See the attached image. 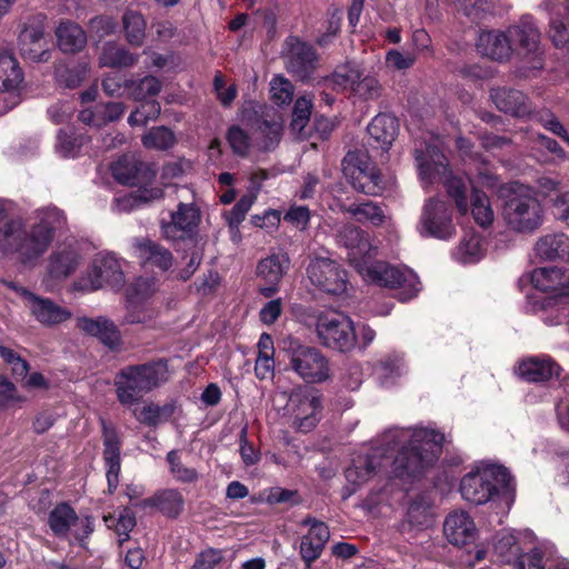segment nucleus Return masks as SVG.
<instances>
[{"mask_svg": "<svg viewBox=\"0 0 569 569\" xmlns=\"http://www.w3.org/2000/svg\"><path fill=\"white\" fill-rule=\"evenodd\" d=\"M283 121L280 116H274L271 120H263L259 126V133L262 141L260 146L264 150H270L277 146L281 139Z\"/></svg>", "mask_w": 569, "mask_h": 569, "instance_id": "09e8293b", "label": "nucleus"}, {"mask_svg": "<svg viewBox=\"0 0 569 569\" xmlns=\"http://www.w3.org/2000/svg\"><path fill=\"white\" fill-rule=\"evenodd\" d=\"M271 99L277 104H288L293 97L292 83L282 76H274L270 81Z\"/></svg>", "mask_w": 569, "mask_h": 569, "instance_id": "13d9d810", "label": "nucleus"}, {"mask_svg": "<svg viewBox=\"0 0 569 569\" xmlns=\"http://www.w3.org/2000/svg\"><path fill=\"white\" fill-rule=\"evenodd\" d=\"M486 252L487 244L483 237L475 230H469L461 238L453 257L463 264H471L480 261Z\"/></svg>", "mask_w": 569, "mask_h": 569, "instance_id": "c85d7f7f", "label": "nucleus"}, {"mask_svg": "<svg viewBox=\"0 0 569 569\" xmlns=\"http://www.w3.org/2000/svg\"><path fill=\"white\" fill-rule=\"evenodd\" d=\"M509 36L515 49L520 54H533V68H541V59L538 54L540 33L536 26L527 20L509 29Z\"/></svg>", "mask_w": 569, "mask_h": 569, "instance_id": "aec40b11", "label": "nucleus"}, {"mask_svg": "<svg viewBox=\"0 0 569 569\" xmlns=\"http://www.w3.org/2000/svg\"><path fill=\"white\" fill-rule=\"evenodd\" d=\"M163 197V190L158 186H144L137 191L119 197L114 200V208L118 211H128L141 203H148Z\"/></svg>", "mask_w": 569, "mask_h": 569, "instance_id": "4c0bfd02", "label": "nucleus"}, {"mask_svg": "<svg viewBox=\"0 0 569 569\" xmlns=\"http://www.w3.org/2000/svg\"><path fill=\"white\" fill-rule=\"evenodd\" d=\"M443 441L442 433L427 427L388 430L380 447L368 449L352 458L345 472L347 486L343 488V499L389 463L391 473L396 477L416 476L439 456Z\"/></svg>", "mask_w": 569, "mask_h": 569, "instance_id": "f257e3e1", "label": "nucleus"}, {"mask_svg": "<svg viewBox=\"0 0 569 569\" xmlns=\"http://www.w3.org/2000/svg\"><path fill=\"white\" fill-rule=\"evenodd\" d=\"M127 89L134 100H144L157 96L161 90V83L156 77L148 76L139 81H130Z\"/></svg>", "mask_w": 569, "mask_h": 569, "instance_id": "8fccbe9b", "label": "nucleus"}, {"mask_svg": "<svg viewBox=\"0 0 569 569\" xmlns=\"http://www.w3.org/2000/svg\"><path fill=\"white\" fill-rule=\"evenodd\" d=\"M79 257L73 249H62L51 254L49 261V277L53 280L67 278L78 266Z\"/></svg>", "mask_w": 569, "mask_h": 569, "instance_id": "e433bc0d", "label": "nucleus"}, {"mask_svg": "<svg viewBox=\"0 0 569 569\" xmlns=\"http://www.w3.org/2000/svg\"><path fill=\"white\" fill-rule=\"evenodd\" d=\"M341 210L349 213L356 221L363 224L380 227L385 224L389 217L385 209L376 202L365 201L341 206Z\"/></svg>", "mask_w": 569, "mask_h": 569, "instance_id": "c756f323", "label": "nucleus"}, {"mask_svg": "<svg viewBox=\"0 0 569 569\" xmlns=\"http://www.w3.org/2000/svg\"><path fill=\"white\" fill-rule=\"evenodd\" d=\"M123 29L127 41L132 46H141L146 38V21L143 17L134 11L123 16Z\"/></svg>", "mask_w": 569, "mask_h": 569, "instance_id": "de8ad7c7", "label": "nucleus"}, {"mask_svg": "<svg viewBox=\"0 0 569 569\" xmlns=\"http://www.w3.org/2000/svg\"><path fill=\"white\" fill-rule=\"evenodd\" d=\"M338 238L348 250L350 263L366 282L386 288H399L401 301L416 297L420 291L419 278L411 269L372 260L377 254V247L371 243L365 230L347 224L339 231Z\"/></svg>", "mask_w": 569, "mask_h": 569, "instance_id": "f03ea898", "label": "nucleus"}, {"mask_svg": "<svg viewBox=\"0 0 569 569\" xmlns=\"http://www.w3.org/2000/svg\"><path fill=\"white\" fill-rule=\"evenodd\" d=\"M21 53L32 61H47L49 58L43 33L37 28H26L20 34Z\"/></svg>", "mask_w": 569, "mask_h": 569, "instance_id": "2f4dec72", "label": "nucleus"}, {"mask_svg": "<svg viewBox=\"0 0 569 569\" xmlns=\"http://www.w3.org/2000/svg\"><path fill=\"white\" fill-rule=\"evenodd\" d=\"M352 93L366 100L377 99L381 94V86L377 78L363 76L361 71Z\"/></svg>", "mask_w": 569, "mask_h": 569, "instance_id": "bf43d9fd", "label": "nucleus"}, {"mask_svg": "<svg viewBox=\"0 0 569 569\" xmlns=\"http://www.w3.org/2000/svg\"><path fill=\"white\" fill-rule=\"evenodd\" d=\"M86 141L82 134L61 130L58 134L56 150L61 157H74Z\"/></svg>", "mask_w": 569, "mask_h": 569, "instance_id": "5fc2aeb1", "label": "nucleus"}, {"mask_svg": "<svg viewBox=\"0 0 569 569\" xmlns=\"http://www.w3.org/2000/svg\"><path fill=\"white\" fill-rule=\"evenodd\" d=\"M307 276L312 284L328 293L340 295L347 289V272L329 253H316L307 267Z\"/></svg>", "mask_w": 569, "mask_h": 569, "instance_id": "f8f14e48", "label": "nucleus"}, {"mask_svg": "<svg viewBox=\"0 0 569 569\" xmlns=\"http://www.w3.org/2000/svg\"><path fill=\"white\" fill-rule=\"evenodd\" d=\"M0 357L11 367L12 375L24 377L29 370V365L12 349L0 347Z\"/></svg>", "mask_w": 569, "mask_h": 569, "instance_id": "69168bd1", "label": "nucleus"}, {"mask_svg": "<svg viewBox=\"0 0 569 569\" xmlns=\"http://www.w3.org/2000/svg\"><path fill=\"white\" fill-rule=\"evenodd\" d=\"M103 521L109 529H113L122 543L129 539L130 531L136 527V517L130 509H123L118 517L104 516Z\"/></svg>", "mask_w": 569, "mask_h": 569, "instance_id": "49530a36", "label": "nucleus"}, {"mask_svg": "<svg viewBox=\"0 0 569 569\" xmlns=\"http://www.w3.org/2000/svg\"><path fill=\"white\" fill-rule=\"evenodd\" d=\"M37 219L38 222L34 227L50 231L52 237L54 230L61 228L66 222L63 213L57 208H43L38 210Z\"/></svg>", "mask_w": 569, "mask_h": 569, "instance_id": "4d7b16f0", "label": "nucleus"}, {"mask_svg": "<svg viewBox=\"0 0 569 569\" xmlns=\"http://www.w3.org/2000/svg\"><path fill=\"white\" fill-rule=\"evenodd\" d=\"M7 286L27 300L31 315L43 326H56L71 317V312L68 309L54 303L50 299L37 297L26 288L18 287L13 282H7Z\"/></svg>", "mask_w": 569, "mask_h": 569, "instance_id": "f3484780", "label": "nucleus"}, {"mask_svg": "<svg viewBox=\"0 0 569 569\" xmlns=\"http://www.w3.org/2000/svg\"><path fill=\"white\" fill-rule=\"evenodd\" d=\"M227 139L234 153L239 156H244L248 153L250 148V139L240 127H231L228 131Z\"/></svg>", "mask_w": 569, "mask_h": 569, "instance_id": "680f3d73", "label": "nucleus"}, {"mask_svg": "<svg viewBox=\"0 0 569 569\" xmlns=\"http://www.w3.org/2000/svg\"><path fill=\"white\" fill-rule=\"evenodd\" d=\"M167 380L168 367L163 361L128 366L114 377L117 399L122 406L131 407Z\"/></svg>", "mask_w": 569, "mask_h": 569, "instance_id": "39448f33", "label": "nucleus"}, {"mask_svg": "<svg viewBox=\"0 0 569 569\" xmlns=\"http://www.w3.org/2000/svg\"><path fill=\"white\" fill-rule=\"evenodd\" d=\"M415 158L420 179L425 184L442 183L461 214L470 210L478 226L487 228L492 224L495 210L488 196L473 187L469 207L463 180L449 171L447 159L439 151L438 146L427 144L425 149H416Z\"/></svg>", "mask_w": 569, "mask_h": 569, "instance_id": "7ed1b4c3", "label": "nucleus"}, {"mask_svg": "<svg viewBox=\"0 0 569 569\" xmlns=\"http://www.w3.org/2000/svg\"><path fill=\"white\" fill-rule=\"evenodd\" d=\"M416 58L410 53H402L396 49L386 54V66L391 70H407L413 66Z\"/></svg>", "mask_w": 569, "mask_h": 569, "instance_id": "774afa93", "label": "nucleus"}, {"mask_svg": "<svg viewBox=\"0 0 569 569\" xmlns=\"http://www.w3.org/2000/svg\"><path fill=\"white\" fill-rule=\"evenodd\" d=\"M58 46L63 52L80 51L87 43L86 32L76 23L62 22L57 28Z\"/></svg>", "mask_w": 569, "mask_h": 569, "instance_id": "c9c22d12", "label": "nucleus"}, {"mask_svg": "<svg viewBox=\"0 0 569 569\" xmlns=\"http://www.w3.org/2000/svg\"><path fill=\"white\" fill-rule=\"evenodd\" d=\"M159 113L160 104L157 101H150L130 114L129 123L132 126L144 124L149 120L156 119Z\"/></svg>", "mask_w": 569, "mask_h": 569, "instance_id": "338daca9", "label": "nucleus"}, {"mask_svg": "<svg viewBox=\"0 0 569 569\" xmlns=\"http://www.w3.org/2000/svg\"><path fill=\"white\" fill-rule=\"evenodd\" d=\"M398 129L399 124L395 117L380 113L369 123L368 133L377 142H380L383 149H387L395 140Z\"/></svg>", "mask_w": 569, "mask_h": 569, "instance_id": "72a5a7b5", "label": "nucleus"}, {"mask_svg": "<svg viewBox=\"0 0 569 569\" xmlns=\"http://www.w3.org/2000/svg\"><path fill=\"white\" fill-rule=\"evenodd\" d=\"M134 254L148 267H154L167 271L172 266V254L162 246L148 239H136L133 242Z\"/></svg>", "mask_w": 569, "mask_h": 569, "instance_id": "a878e982", "label": "nucleus"}, {"mask_svg": "<svg viewBox=\"0 0 569 569\" xmlns=\"http://www.w3.org/2000/svg\"><path fill=\"white\" fill-rule=\"evenodd\" d=\"M104 460L109 491L112 492L119 482L120 449L114 432H104Z\"/></svg>", "mask_w": 569, "mask_h": 569, "instance_id": "f704fd0d", "label": "nucleus"}, {"mask_svg": "<svg viewBox=\"0 0 569 569\" xmlns=\"http://www.w3.org/2000/svg\"><path fill=\"white\" fill-rule=\"evenodd\" d=\"M543 7L552 14L549 29L551 41L559 48L569 46V26L561 17L562 10L565 11L562 0H545Z\"/></svg>", "mask_w": 569, "mask_h": 569, "instance_id": "7c9ffc66", "label": "nucleus"}, {"mask_svg": "<svg viewBox=\"0 0 569 569\" xmlns=\"http://www.w3.org/2000/svg\"><path fill=\"white\" fill-rule=\"evenodd\" d=\"M137 60V56L130 53L123 47L112 42L106 43L99 56L100 66L111 68L130 67L134 64Z\"/></svg>", "mask_w": 569, "mask_h": 569, "instance_id": "37998d69", "label": "nucleus"}, {"mask_svg": "<svg viewBox=\"0 0 569 569\" xmlns=\"http://www.w3.org/2000/svg\"><path fill=\"white\" fill-rule=\"evenodd\" d=\"M569 247V238L563 234L546 236L536 244L537 253L543 259H556L565 257Z\"/></svg>", "mask_w": 569, "mask_h": 569, "instance_id": "a18cd8bd", "label": "nucleus"}, {"mask_svg": "<svg viewBox=\"0 0 569 569\" xmlns=\"http://www.w3.org/2000/svg\"><path fill=\"white\" fill-rule=\"evenodd\" d=\"M532 284L555 297L569 296V272L559 268H538L531 273Z\"/></svg>", "mask_w": 569, "mask_h": 569, "instance_id": "5701e85b", "label": "nucleus"}, {"mask_svg": "<svg viewBox=\"0 0 569 569\" xmlns=\"http://www.w3.org/2000/svg\"><path fill=\"white\" fill-rule=\"evenodd\" d=\"M512 488V478L501 466H487L467 473L460 482L462 498L475 505L488 502L500 491Z\"/></svg>", "mask_w": 569, "mask_h": 569, "instance_id": "0eeeda50", "label": "nucleus"}, {"mask_svg": "<svg viewBox=\"0 0 569 569\" xmlns=\"http://www.w3.org/2000/svg\"><path fill=\"white\" fill-rule=\"evenodd\" d=\"M252 203V197H242L230 211L226 212L224 217L228 226H240V223L244 220L247 212L250 210Z\"/></svg>", "mask_w": 569, "mask_h": 569, "instance_id": "0e129e2a", "label": "nucleus"}, {"mask_svg": "<svg viewBox=\"0 0 569 569\" xmlns=\"http://www.w3.org/2000/svg\"><path fill=\"white\" fill-rule=\"evenodd\" d=\"M288 410L293 417L296 427L302 432H308L319 421L320 397L308 390L296 391L289 398Z\"/></svg>", "mask_w": 569, "mask_h": 569, "instance_id": "dca6fc26", "label": "nucleus"}, {"mask_svg": "<svg viewBox=\"0 0 569 569\" xmlns=\"http://www.w3.org/2000/svg\"><path fill=\"white\" fill-rule=\"evenodd\" d=\"M142 167V163H138L132 157H123L111 166V172L120 183L136 184L140 177L149 174V170H143Z\"/></svg>", "mask_w": 569, "mask_h": 569, "instance_id": "ea45409f", "label": "nucleus"}, {"mask_svg": "<svg viewBox=\"0 0 569 569\" xmlns=\"http://www.w3.org/2000/svg\"><path fill=\"white\" fill-rule=\"evenodd\" d=\"M184 505L182 495L176 489H166L153 497L144 499L140 506L143 508L156 507L168 517H178Z\"/></svg>", "mask_w": 569, "mask_h": 569, "instance_id": "473e14b6", "label": "nucleus"}, {"mask_svg": "<svg viewBox=\"0 0 569 569\" xmlns=\"http://www.w3.org/2000/svg\"><path fill=\"white\" fill-rule=\"evenodd\" d=\"M312 98L308 96L299 97L293 106L291 129L301 132L308 124L312 110Z\"/></svg>", "mask_w": 569, "mask_h": 569, "instance_id": "864d4df0", "label": "nucleus"}, {"mask_svg": "<svg viewBox=\"0 0 569 569\" xmlns=\"http://www.w3.org/2000/svg\"><path fill=\"white\" fill-rule=\"evenodd\" d=\"M77 327L88 336L99 339L103 345L114 349L121 345V335L116 325L106 317H81Z\"/></svg>", "mask_w": 569, "mask_h": 569, "instance_id": "4be33fe9", "label": "nucleus"}, {"mask_svg": "<svg viewBox=\"0 0 569 569\" xmlns=\"http://www.w3.org/2000/svg\"><path fill=\"white\" fill-rule=\"evenodd\" d=\"M480 54L492 60L502 61L510 57L512 51L511 38L501 31H482L477 41Z\"/></svg>", "mask_w": 569, "mask_h": 569, "instance_id": "393cba45", "label": "nucleus"}, {"mask_svg": "<svg viewBox=\"0 0 569 569\" xmlns=\"http://www.w3.org/2000/svg\"><path fill=\"white\" fill-rule=\"evenodd\" d=\"M345 177L353 188L365 193H371L378 183V176L368 156L361 152H349L342 161Z\"/></svg>", "mask_w": 569, "mask_h": 569, "instance_id": "a211bd4d", "label": "nucleus"}, {"mask_svg": "<svg viewBox=\"0 0 569 569\" xmlns=\"http://www.w3.org/2000/svg\"><path fill=\"white\" fill-rule=\"evenodd\" d=\"M88 73L89 68L86 63H80L73 66L72 68L59 66L56 69V78L58 82L67 88L79 87L82 83V81L88 77Z\"/></svg>", "mask_w": 569, "mask_h": 569, "instance_id": "3c124183", "label": "nucleus"}, {"mask_svg": "<svg viewBox=\"0 0 569 569\" xmlns=\"http://www.w3.org/2000/svg\"><path fill=\"white\" fill-rule=\"evenodd\" d=\"M458 9L466 16L478 17L480 12H489L495 9V0H455Z\"/></svg>", "mask_w": 569, "mask_h": 569, "instance_id": "e2e57ef3", "label": "nucleus"}, {"mask_svg": "<svg viewBox=\"0 0 569 569\" xmlns=\"http://www.w3.org/2000/svg\"><path fill=\"white\" fill-rule=\"evenodd\" d=\"M22 79V71L16 58L7 51H0V90H14Z\"/></svg>", "mask_w": 569, "mask_h": 569, "instance_id": "a19ab883", "label": "nucleus"}, {"mask_svg": "<svg viewBox=\"0 0 569 569\" xmlns=\"http://www.w3.org/2000/svg\"><path fill=\"white\" fill-rule=\"evenodd\" d=\"M491 99L496 107L506 113L525 117L531 112V106L527 97L518 90L495 89L491 92Z\"/></svg>", "mask_w": 569, "mask_h": 569, "instance_id": "cd10ccee", "label": "nucleus"}, {"mask_svg": "<svg viewBox=\"0 0 569 569\" xmlns=\"http://www.w3.org/2000/svg\"><path fill=\"white\" fill-rule=\"evenodd\" d=\"M167 461L170 466V472L177 481L192 483L198 480L199 475L197 470L184 466L177 451H170L167 455Z\"/></svg>", "mask_w": 569, "mask_h": 569, "instance_id": "6e6d98bb", "label": "nucleus"}, {"mask_svg": "<svg viewBox=\"0 0 569 569\" xmlns=\"http://www.w3.org/2000/svg\"><path fill=\"white\" fill-rule=\"evenodd\" d=\"M123 283L124 272L121 260L112 253H100L73 286L76 290L91 292L103 287L118 290Z\"/></svg>", "mask_w": 569, "mask_h": 569, "instance_id": "1a4fd4ad", "label": "nucleus"}, {"mask_svg": "<svg viewBox=\"0 0 569 569\" xmlns=\"http://www.w3.org/2000/svg\"><path fill=\"white\" fill-rule=\"evenodd\" d=\"M290 368L308 383H322L332 376L329 359L317 348L298 346L290 352Z\"/></svg>", "mask_w": 569, "mask_h": 569, "instance_id": "9b49d317", "label": "nucleus"}, {"mask_svg": "<svg viewBox=\"0 0 569 569\" xmlns=\"http://www.w3.org/2000/svg\"><path fill=\"white\" fill-rule=\"evenodd\" d=\"M560 367L548 356L531 357L522 360L517 369L520 377L528 381H546L558 377Z\"/></svg>", "mask_w": 569, "mask_h": 569, "instance_id": "bb28decb", "label": "nucleus"}, {"mask_svg": "<svg viewBox=\"0 0 569 569\" xmlns=\"http://www.w3.org/2000/svg\"><path fill=\"white\" fill-rule=\"evenodd\" d=\"M49 527L58 537L72 536L82 542L93 531L90 517H78L76 511L67 503H60L49 515Z\"/></svg>", "mask_w": 569, "mask_h": 569, "instance_id": "2eb2a0df", "label": "nucleus"}, {"mask_svg": "<svg viewBox=\"0 0 569 569\" xmlns=\"http://www.w3.org/2000/svg\"><path fill=\"white\" fill-rule=\"evenodd\" d=\"M301 525L309 526V531L301 538L300 555L308 567L318 559L322 549L329 540L330 532L328 526L313 518H306Z\"/></svg>", "mask_w": 569, "mask_h": 569, "instance_id": "6ab92c4d", "label": "nucleus"}, {"mask_svg": "<svg viewBox=\"0 0 569 569\" xmlns=\"http://www.w3.org/2000/svg\"><path fill=\"white\" fill-rule=\"evenodd\" d=\"M180 202L170 214V220L161 221L162 236L168 240H180L191 234L201 221V212L194 202V194L187 188H180Z\"/></svg>", "mask_w": 569, "mask_h": 569, "instance_id": "9d476101", "label": "nucleus"}, {"mask_svg": "<svg viewBox=\"0 0 569 569\" xmlns=\"http://www.w3.org/2000/svg\"><path fill=\"white\" fill-rule=\"evenodd\" d=\"M174 412L173 403H166L163 406L153 402L144 405L140 409L133 410L134 418L147 426H158L168 421Z\"/></svg>", "mask_w": 569, "mask_h": 569, "instance_id": "79ce46f5", "label": "nucleus"}, {"mask_svg": "<svg viewBox=\"0 0 569 569\" xmlns=\"http://www.w3.org/2000/svg\"><path fill=\"white\" fill-rule=\"evenodd\" d=\"M289 267V258L286 254H272L261 260L258 264V273L266 281L276 284L280 281Z\"/></svg>", "mask_w": 569, "mask_h": 569, "instance_id": "c03bdc74", "label": "nucleus"}, {"mask_svg": "<svg viewBox=\"0 0 569 569\" xmlns=\"http://www.w3.org/2000/svg\"><path fill=\"white\" fill-rule=\"evenodd\" d=\"M443 531L450 543L463 546L473 541L476 537V525L465 511L451 512L443 525Z\"/></svg>", "mask_w": 569, "mask_h": 569, "instance_id": "b1692460", "label": "nucleus"}, {"mask_svg": "<svg viewBox=\"0 0 569 569\" xmlns=\"http://www.w3.org/2000/svg\"><path fill=\"white\" fill-rule=\"evenodd\" d=\"M361 69L355 63L340 66L325 80V86L336 91L353 92L356 83L360 77Z\"/></svg>", "mask_w": 569, "mask_h": 569, "instance_id": "58836bf2", "label": "nucleus"}, {"mask_svg": "<svg viewBox=\"0 0 569 569\" xmlns=\"http://www.w3.org/2000/svg\"><path fill=\"white\" fill-rule=\"evenodd\" d=\"M417 230L422 237L450 239L456 233V227L449 203L440 198L426 200Z\"/></svg>", "mask_w": 569, "mask_h": 569, "instance_id": "ddd939ff", "label": "nucleus"}, {"mask_svg": "<svg viewBox=\"0 0 569 569\" xmlns=\"http://www.w3.org/2000/svg\"><path fill=\"white\" fill-rule=\"evenodd\" d=\"M431 516V503L425 497L416 499L408 508V518L412 525H427Z\"/></svg>", "mask_w": 569, "mask_h": 569, "instance_id": "052dcab7", "label": "nucleus"}, {"mask_svg": "<svg viewBox=\"0 0 569 569\" xmlns=\"http://www.w3.org/2000/svg\"><path fill=\"white\" fill-rule=\"evenodd\" d=\"M142 143L149 149L166 150L176 143V138L168 128L157 127L143 136Z\"/></svg>", "mask_w": 569, "mask_h": 569, "instance_id": "603ef678", "label": "nucleus"}, {"mask_svg": "<svg viewBox=\"0 0 569 569\" xmlns=\"http://www.w3.org/2000/svg\"><path fill=\"white\" fill-rule=\"evenodd\" d=\"M52 241L50 231L32 227L26 231L20 219L6 220L0 223V250L16 253L27 264L40 258Z\"/></svg>", "mask_w": 569, "mask_h": 569, "instance_id": "423d86ee", "label": "nucleus"}, {"mask_svg": "<svg viewBox=\"0 0 569 569\" xmlns=\"http://www.w3.org/2000/svg\"><path fill=\"white\" fill-rule=\"evenodd\" d=\"M287 46V69L301 80L308 79L315 69L313 49L298 39H290Z\"/></svg>", "mask_w": 569, "mask_h": 569, "instance_id": "412c9836", "label": "nucleus"}, {"mask_svg": "<svg viewBox=\"0 0 569 569\" xmlns=\"http://www.w3.org/2000/svg\"><path fill=\"white\" fill-rule=\"evenodd\" d=\"M493 551L501 561L513 563L515 569H545L540 549L535 548L521 555L519 539L513 530L503 529L496 536Z\"/></svg>", "mask_w": 569, "mask_h": 569, "instance_id": "4468645a", "label": "nucleus"}, {"mask_svg": "<svg viewBox=\"0 0 569 569\" xmlns=\"http://www.w3.org/2000/svg\"><path fill=\"white\" fill-rule=\"evenodd\" d=\"M316 333L321 345L341 352L350 351L357 345L353 321L335 310L321 312L317 317Z\"/></svg>", "mask_w": 569, "mask_h": 569, "instance_id": "6e6552de", "label": "nucleus"}, {"mask_svg": "<svg viewBox=\"0 0 569 569\" xmlns=\"http://www.w3.org/2000/svg\"><path fill=\"white\" fill-rule=\"evenodd\" d=\"M499 194L505 199L502 217L509 229L527 233L542 224V206L530 187L510 182L499 189Z\"/></svg>", "mask_w": 569, "mask_h": 569, "instance_id": "20e7f679", "label": "nucleus"}]
</instances>
